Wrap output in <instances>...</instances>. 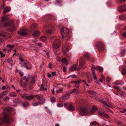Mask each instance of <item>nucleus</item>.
Returning a JSON list of instances; mask_svg holds the SVG:
<instances>
[{
  "instance_id": "obj_1",
  "label": "nucleus",
  "mask_w": 126,
  "mask_h": 126,
  "mask_svg": "<svg viewBox=\"0 0 126 126\" xmlns=\"http://www.w3.org/2000/svg\"><path fill=\"white\" fill-rule=\"evenodd\" d=\"M85 102L84 100H81L79 101L78 105L80 109V114L81 115H86L88 113L87 108L84 105Z\"/></svg>"
},
{
  "instance_id": "obj_2",
  "label": "nucleus",
  "mask_w": 126,
  "mask_h": 126,
  "mask_svg": "<svg viewBox=\"0 0 126 126\" xmlns=\"http://www.w3.org/2000/svg\"><path fill=\"white\" fill-rule=\"evenodd\" d=\"M43 31H46L47 33L51 34L54 33L55 29L52 25H45L43 27Z\"/></svg>"
},
{
  "instance_id": "obj_3",
  "label": "nucleus",
  "mask_w": 126,
  "mask_h": 126,
  "mask_svg": "<svg viewBox=\"0 0 126 126\" xmlns=\"http://www.w3.org/2000/svg\"><path fill=\"white\" fill-rule=\"evenodd\" d=\"M69 32V30L66 27L62 28L61 30V32L63 37L67 36Z\"/></svg>"
},
{
  "instance_id": "obj_4",
  "label": "nucleus",
  "mask_w": 126,
  "mask_h": 126,
  "mask_svg": "<svg viewBox=\"0 0 126 126\" xmlns=\"http://www.w3.org/2000/svg\"><path fill=\"white\" fill-rule=\"evenodd\" d=\"M60 42L59 40H56L54 42L53 45V48L55 49L59 48L60 47Z\"/></svg>"
},
{
  "instance_id": "obj_5",
  "label": "nucleus",
  "mask_w": 126,
  "mask_h": 126,
  "mask_svg": "<svg viewBox=\"0 0 126 126\" xmlns=\"http://www.w3.org/2000/svg\"><path fill=\"white\" fill-rule=\"evenodd\" d=\"M3 118L2 120L4 122H8L9 121V114L5 112L3 114Z\"/></svg>"
},
{
  "instance_id": "obj_6",
  "label": "nucleus",
  "mask_w": 126,
  "mask_h": 126,
  "mask_svg": "<svg viewBox=\"0 0 126 126\" xmlns=\"http://www.w3.org/2000/svg\"><path fill=\"white\" fill-rule=\"evenodd\" d=\"M29 79H30V80H31L32 81L31 82V83H33L35 82V77L34 76H28V78H27L26 79V82H28L29 81Z\"/></svg>"
},
{
  "instance_id": "obj_7",
  "label": "nucleus",
  "mask_w": 126,
  "mask_h": 126,
  "mask_svg": "<svg viewBox=\"0 0 126 126\" xmlns=\"http://www.w3.org/2000/svg\"><path fill=\"white\" fill-rule=\"evenodd\" d=\"M18 33L20 35L23 36L27 34L26 31L25 29L20 30L18 32Z\"/></svg>"
},
{
  "instance_id": "obj_8",
  "label": "nucleus",
  "mask_w": 126,
  "mask_h": 126,
  "mask_svg": "<svg viewBox=\"0 0 126 126\" xmlns=\"http://www.w3.org/2000/svg\"><path fill=\"white\" fill-rule=\"evenodd\" d=\"M22 97L26 99L29 100H32L34 97V95H24Z\"/></svg>"
},
{
  "instance_id": "obj_9",
  "label": "nucleus",
  "mask_w": 126,
  "mask_h": 126,
  "mask_svg": "<svg viewBox=\"0 0 126 126\" xmlns=\"http://www.w3.org/2000/svg\"><path fill=\"white\" fill-rule=\"evenodd\" d=\"M82 81V80H79L75 81H73V83L75 85V87L77 88H79V85L80 83L81 82V81Z\"/></svg>"
},
{
  "instance_id": "obj_10",
  "label": "nucleus",
  "mask_w": 126,
  "mask_h": 126,
  "mask_svg": "<svg viewBox=\"0 0 126 126\" xmlns=\"http://www.w3.org/2000/svg\"><path fill=\"white\" fill-rule=\"evenodd\" d=\"M9 23L10 24V26H11V28L12 29L13 31H15L16 29V28L15 25H13V21L12 20H11L9 21Z\"/></svg>"
},
{
  "instance_id": "obj_11",
  "label": "nucleus",
  "mask_w": 126,
  "mask_h": 126,
  "mask_svg": "<svg viewBox=\"0 0 126 126\" xmlns=\"http://www.w3.org/2000/svg\"><path fill=\"white\" fill-rule=\"evenodd\" d=\"M119 11L120 12L125 11H126V5H124L119 8Z\"/></svg>"
},
{
  "instance_id": "obj_12",
  "label": "nucleus",
  "mask_w": 126,
  "mask_h": 126,
  "mask_svg": "<svg viewBox=\"0 0 126 126\" xmlns=\"http://www.w3.org/2000/svg\"><path fill=\"white\" fill-rule=\"evenodd\" d=\"M40 32L39 31H35L32 34V36L34 37H37L39 35Z\"/></svg>"
},
{
  "instance_id": "obj_13",
  "label": "nucleus",
  "mask_w": 126,
  "mask_h": 126,
  "mask_svg": "<svg viewBox=\"0 0 126 126\" xmlns=\"http://www.w3.org/2000/svg\"><path fill=\"white\" fill-rule=\"evenodd\" d=\"M98 48L100 50H101L103 48V45L101 42H99L98 44Z\"/></svg>"
},
{
  "instance_id": "obj_14",
  "label": "nucleus",
  "mask_w": 126,
  "mask_h": 126,
  "mask_svg": "<svg viewBox=\"0 0 126 126\" xmlns=\"http://www.w3.org/2000/svg\"><path fill=\"white\" fill-rule=\"evenodd\" d=\"M8 92L6 91H5L2 92L0 94V98H2L3 96L8 94Z\"/></svg>"
},
{
  "instance_id": "obj_15",
  "label": "nucleus",
  "mask_w": 126,
  "mask_h": 126,
  "mask_svg": "<svg viewBox=\"0 0 126 126\" xmlns=\"http://www.w3.org/2000/svg\"><path fill=\"white\" fill-rule=\"evenodd\" d=\"M37 24H36L34 23L30 27V29L31 31H32L34 29H36L37 27Z\"/></svg>"
},
{
  "instance_id": "obj_16",
  "label": "nucleus",
  "mask_w": 126,
  "mask_h": 126,
  "mask_svg": "<svg viewBox=\"0 0 126 126\" xmlns=\"http://www.w3.org/2000/svg\"><path fill=\"white\" fill-rule=\"evenodd\" d=\"M50 17H51L50 16V15H48L47 16H45L43 18V20L44 21H47V20L48 19V20L51 19L50 18Z\"/></svg>"
},
{
  "instance_id": "obj_17",
  "label": "nucleus",
  "mask_w": 126,
  "mask_h": 126,
  "mask_svg": "<svg viewBox=\"0 0 126 126\" xmlns=\"http://www.w3.org/2000/svg\"><path fill=\"white\" fill-rule=\"evenodd\" d=\"M97 110V108L96 107L94 106L92 108L91 112L89 113V114L91 115L93 113Z\"/></svg>"
},
{
  "instance_id": "obj_18",
  "label": "nucleus",
  "mask_w": 126,
  "mask_h": 126,
  "mask_svg": "<svg viewBox=\"0 0 126 126\" xmlns=\"http://www.w3.org/2000/svg\"><path fill=\"white\" fill-rule=\"evenodd\" d=\"M7 62L11 66L13 65V61L11 58H8L7 60Z\"/></svg>"
},
{
  "instance_id": "obj_19",
  "label": "nucleus",
  "mask_w": 126,
  "mask_h": 126,
  "mask_svg": "<svg viewBox=\"0 0 126 126\" xmlns=\"http://www.w3.org/2000/svg\"><path fill=\"white\" fill-rule=\"evenodd\" d=\"M61 61L62 62L63 64L67 65L68 64V63L66 59L65 58H63L61 60Z\"/></svg>"
},
{
  "instance_id": "obj_20",
  "label": "nucleus",
  "mask_w": 126,
  "mask_h": 126,
  "mask_svg": "<svg viewBox=\"0 0 126 126\" xmlns=\"http://www.w3.org/2000/svg\"><path fill=\"white\" fill-rule=\"evenodd\" d=\"M113 84L117 85H122L123 84V82L121 80H117L113 83Z\"/></svg>"
},
{
  "instance_id": "obj_21",
  "label": "nucleus",
  "mask_w": 126,
  "mask_h": 126,
  "mask_svg": "<svg viewBox=\"0 0 126 126\" xmlns=\"http://www.w3.org/2000/svg\"><path fill=\"white\" fill-rule=\"evenodd\" d=\"M69 47L68 45H66L65 46L63 47V50L64 52L67 51L69 49Z\"/></svg>"
},
{
  "instance_id": "obj_22",
  "label": "nucleus",
  "mask_w": 126,
  "mask_h": 126,
  "mask_svg": "<svg viewBox=\"0 0 126 126\" xmlns=\"http://www.w3.org/2000/svg\"><path fill=\"white\" fill-rule=\"evenodd\" d=\"M40 40L41 41L45 42L47 40V38L46 37L43 36L41 37L40 38Z\"/></svg>"
},
{
  "instance_id": "obj_23",
  "label": "nucleus",
  "mask_w": 126,
  "mask_h": 126,
  "mask_svg": "<svg viewBox=\"0 0 126 126\" xmlns=\"http://www.w3.org/2000/svg\"><path fill=\"white\" fill-rule=\"evenodd\" d=\"M89 93L92 95V96H94L97 93L96 92L92 91H90L88 92Z\"/></svg>"
},
{
  "instance_id": "obj_24",
  "label": "nucleus",
  "mask_w": 126,
  "mask_h": 126,
  "mask_svg": "<svg viewBox=\"0 0 126 126\" xmlns=\"http://www.w3.org/2000/svg\"><path fill=\"white\" fill-rule=\"evenodd\" d=\"M10 8L8 7H7L4 9L3 13L4 14L10 11Z\"/></svg>"
},
{
  "instance_id": "obj_25",
  "label": "nucleus",
  "mask_w": 126,
  "mask_h": 126,
  "mask_svg": "<svg viewBox=\"0 0 126 126\" xmlns=\"http://www.w3.org/2000/svg\"><path fill=\"white\" fill-rule=\"evenodd\" d=\"M79 93V91L76 89L75 88L73 89L70 92V93L72 94L73 93H74L76 94H78Z\"/></svg>"
},
{
  "instance_id": "obj_26",
  "label": "nucleus",
  "mask_w": 126,
  "mask_h": 126,
  "mask_svg": "<svg viewBox=\"0 0 126 126\" xmlns=\"http://www.w3.org/2000/svg\"><path fill=\"white\" fill-rule=\"evenodd\" d=\"M76 70H79V69L77 68H76L75 67V66H73L71 67L70 69V70L71 71H73Z\"/></svg>"
},
{
  "instance_id": "obj_27",
  "label": "nucleus",
  "mask_w": 126,
  "mask_h": 126,
  "mask_svg": "<svg viewBox=\"0 0 126 126\" xmlns=\"http://www.w3.org/2000/svg\"><path fill=\"white\" fill-rule=\"evenodd\" d=\"M9 95L11 97H14L16 96V94L15 93L12 92L10 93Z\"/></svg>"
},
{
  "instance_id": "obj_28",
  "label": "nucleus",
  "mask_w": 126,
  "mask_h": 126,
  "mask_svg": "<svg viewBox=\"0 0 126 126\" xmlns=\"http://www.w3.org/2000/svg\"><path fill=\"white\" fill-rule=\"evenodd\" d=\"M38 103L39 104H43L45 102V100L44 99H42L39 100L38 101Z\"/></svg>"
},
{
  "instance_id": "obj_29",
  "label": "nucleus",
  "mask_w": 126,
  "mask_h": 126,
  "mask_svg": "<svg viewBox=\"0 0 126 126\" xmlns=\"http://www.w3.org/2000/svg\"><path fill=\"white\" fill-rule=\"evenodd\" d=\"M68 109L70 111H73L75 110L74 108L71 105H70L69 106Z\"/></svg>"
},
{
  "instance_id": "obj_30",
  "label": "nucleus",
  "mask_w": 126,
  "mask_h": 126,
  "mask_svg": "<svg viewBox=\"0 0 126 126\" xmlns=\"http://www.w3.org/2000/svg\"><path fill=\"white\" fill-rule=\"evenodd\" d=\"M13 102L16 103H18L21 102L20 100L18 98L14 99L13 100Z\"/></svg>"
},
{
  "instance_id": "obj_31",
  "label": "nucleus",
  "mask_w": 126,
  "mask_h": 126,
  "mask_svg": "<svg viewBox=\"0 0 126 126\" xmlns=\"http://www.w3.org/2000/svg\"><path fill=\"white\" fill-rule=\"evenodd\" d=\"M90 124L91 126H93V125H98L99 126H100V124H98L97 122L96 121H95L91 122L90 123Z\"/></svg>"
},
{
  "instance_id": "obj_32",
  "label": "nucleus",
  "mask_w": 126,
  "mask_h": 126,
  "mask_svg": "<svg viewBox=\"0 0 126 126\" xmlns=\"http://www.w3.org/2000/svg\"><path fill=\"white\" fill-rule=\"evenodd\" d=\"M96 70L99 71L100 72H102L103 71V68L100 67H96Z\"/></svg>"
},
{
  "instance_id": "obj_33",
  "label": "nucleus",
  "mask_w": 126,
  "mask_h": 126,
  "mask_svg": "<svg viewBox=\"0 0 126 126\" xmlns=\"http://www.w3.org/2000/svg\"><path fill=\"white\" fill-rule=\"evenodd\" d=\"M40 89L41 91H47V88H44V85L42 84H41V87L40 88Z\"/></svg>"
},
{
  "instance_id": "obj_34",
  "label": "nucleus",
  "mask_w": 126,
  "mask_h": 126,
  "mask_svg": "<svg viewBox=\"0 0 126 126\" xmlns=\"http://www.w3.org/2000/svg\"><path fill=\"white\" fill-rule=\"evenodd\" d=\"M43 96L42 95H34V97H36L38 99L43 97Z\"/></svg>"
},
{
  "instance_id": "obj_35",
  "label": "nucleus",
  "mask_w": 126,
  "mask_h": 126,
  "mask_svg": "<svg viewBox=\"0 0 126 126\" xmlns=\"http://www.w3.org/2000/svg\"><path fill=\"white\" fill-rule=\"evenodd\" d=\"M22 105L24 107H26L29 106V103L28 102H25L23 103Z\"/></svg>"
},
{
  "instance_id": "obj_36",
  "label": "nucleus",
  "mask_w": 126,
  "mask_h": 126,
  "mask_svg": "<svg viewBox=\"0 0 126 126\" xmlns=\"http://www.w3.org/2000/svg\"><path fill=\"white\" fill-rule=\"evenodd\" d=\"M96 67H95L94 65H93L91 67V70L92 72V73L93 72L95 73L94 71L96 70Z\"/></svg>"
},
{
  "instance_id": "obj_37",
  "label": "nucleus",
  "mask_w": 126,
  "mask_h": 126,
  "mask_svg": "<svg viewBox=\"0 0 126 126\" xmlns=\"http://www.w3.org/2000/svg\"><path fill=\"white\" fill-rule=\"evenodd\" d=\"M121 72L122 74L123 75L126 74V68H123Z\"/></svg>"
},
{
  "instance_id": "obj_38",
  "label": "nucleus",
  "mask_w": 126,
  "mask_h": 126,
  "mask_svg": "<svg viewBox=\"0 0 126 126\" xmlns=\"http://www.w3.org/2000/svg\"><path fill=\"white\" fill-rule=\"evenodd\" d=\"M84 56L87 60H89V55L88 53H85L84 55Z\"/></svg>"
},
{
  "instance_id": "obj_39",
  "label": "nucleus",
  "mask_w": 126,
  "mask_h": 126,
  "mask_svg": "<svg viewBox=\"0 0 126 126\" xmlns=\"http://www.w3.org/2000/svg\"><path fill=\"white\" fill-rule=\"evenodd\" d=\"M14 47V46L11 45H8L7 46V47L9 48L10 50H12Z\"/></svg>"
},
{
  "instance_id": "obj_40",
  "label": "nucleus",
  "mask_w": 126,
  "mask_h": 126,
  "mask_svg": "<svg viewBox=\"0 0 126 126\" xmlns=\"http://www.w3.org/2000/svg\"><path fill=\"white\" fill-rule=\"evenodd\" d=\"M8 19L7 17L3 16L2 17V21H6Z\"/></svg>"
},
{
  "instance_id": "obj_41",
  "label": "nucleus",
  "mask_w": 126,
  "mask_h": 126,
  "mask_svg": "<svg viewBox=\"0 0 126 126\" xmlns=\"http://www.w3.org/2000/svg\"><path fill=\"white\" fill-rule=\"evenodd\" d=\"M70 96V94L69 93H67L65 94L64 96V97L66 99H69Z\"/></svg>"
},
{
  "instance_id": "obj_42",
  "label": "nucleus",
  "mask_w": 126,
  "mask_h": 126,
  "mask_svg": "<svg viewBox=\"0 0 126 126\" xmlns=\"http://www.w3.org/2000/svg\"><path fill=\"white\" fill-rule=\"evenodd\" d=\"M104 113L101 111H99L98 112V114L99 115L103 116Z\"/></svg>"
},
{
  "instance_id": "obj_43",
  "label": "nucleus",
  "mask_w": 126,
  "mask_h": 126,
  "mask_svg": "<svg viewBox=\"0 0 126 126\" xmlns=\"http://www.w3.org/2000/svg\"><path fill=\"white\" fill-rule=\"evenodd\" d=\"M84 64V63H80L79 66V68L78 69H79H79L82 67V66Z\"/></svg>"
},
{
  "instance_id": "obj_44",
  "label": "nucleus",
  "mask_w": 126,
  "mask_h": 126,
  "mask_svg": "<svg viewBox=\"0 0 126 126\" xmlns=\"http://www.w3.org/2000/svg\"><path fill=\"white\" fill-rule=\"evenodd\" d=\"M51 101L53 103H54L55 101V99L54 97H52L50 98Z\"/></svg>"
},
{
  "instance_id": "obj_45",
  "label": "nucleus",
  "mask_w": 126,
  "mask_h": 126,
  "mask_svg": "<svg viewBox=\"0 0 126 126\" xmlns=\"http://www.w3.org/2000/svg\"><path fill=\"white\" fill-rule=\"evenodd\" d=\"M3 100L5 101H8L9 100V98L8 96H6L3 98Z\"/></svg>"
},
{
  "instance_id": "obj_46",
  "label": "nucleus",
  "mask_w": 126,
  "mask_h": 126,
  "mask_svg": "<svg viewBox=\"0 0 126 126\" xmlns=\"http://www.w3.org/2000/svg\"><path fill=\"white\" fill-rule=\"evenodd\" d=\"M103 117L107 119L108 118H109V115L105 113Z\"/></svg>"
},
{
  "instance_id": "obj_47",
  "label": "nucleus",
  "mask_w": 126,
  "mask_h": 126,
  "mask_svg": "<svg viewBox=\"0 0 126 126\" xmlns=\"http://www.w3.org/2000/svg\"><path fill=\"white\" fill-rule=\"evenodd\" d=\"M4 26L5 27H8L10 26V24L9 22L5 24L4 25Z\"/></svg>"
},
{
  "instance_id": "obj_48",
  "label": "nucleus",
  "mask_w": 126,
  "mask_h": 126,
  "mask_svg": "<svg viewBox=\"0 0 126 126\" xmlns=\"http://www.w3.org/2000/svg\"><path fill=\"white\" fill-rule=\"evenodd\" d=\"M63 106V104L61 103H58L57 104V106L59 107H62Z\"/></svg>"
},
{
  "instance_id": "obj_49",
  "label": "nucleus",
  "mask_w": 126,
  "mask_h": 126,
  "mask_svg": "<svg viewBox=\"0 0 126 126\" xmlns=\"http://www.w3.org/2000/svg\"><path fill=\"white\" fill-rule=\"evenodd\" d=\"M38 102V103L36 102L35 103H33L32 104V105L33 106H38L39 104Z\"/></svg>"
},
{
  "instance_id": "obj_50",
  "label": "nucleus",
  "mask_w": 126,
  "mask_h": 126,
  "mask_svg": "<svg viewBox=\"0 0 126 126\" xmlns=\"http://www.w3.org/2000/svg\"><path fill=\"white\" fill-rule=\"evenodd\" d=\"M63 89H60L59 90H56V92L57 93H59L60 92H62L63 91Z\"/></svg>"
},
{
  "instance_id": "obj_51",
  "label": "nucleus",
  "mask_w": 126,
  "mask_h": 126,
  "mask_svg": "<svg viewBox=\"0 0 126 126\" xmlns=\"http://www.w3.org/2000/svg\"><path fill=\"white\" fill-rule=\"evenodd\" d=\"M93 75L94 77V78L95 80H96L97 79V78L96 76V74L95 73L93 72Z\"/></svg>"
},
{
  "instance_id": "obj_52",
  "label": "nucleus",
  "mask_w": 126,
  "mask_h": 126,
  "mask_svg": "<svg viewBox=\"0 0 126 126\" xmlns=\"http://www.w3.org/2000/svg\"><path fill=\"white\" fill-rule=\"evenodd\" d=\"M19 60H20V61L22 62L21 64H22L24 63H25L24 62V60L23 59L21 58L19 59Z\"/></svg>"
},
{
  "instance_id": "obj_53",
  "label": "nucleus",
  "mask_w": 126,
  "mask_h": 126,
  "mask_svg": "<svg viewBox=\"0 0 126 126\" xmlns=\"http://www.w3.org/2000/svg\"><path fill=\"white\" fill-rule=\"evenodd\" d=\"M20 85L23 87H24L26 85V84L25 83H22L21 82L20 84Z\"/></svg>"
},
{
  "instance_id": "obj_54",
  "label": "nucleus",
  "mask_w": 126,
  "mask_h": 126,
  "mask_svg": "<svg viewBox=\"0 0 126 126\" xmlns=\"http://www.w3.org/2000/svg\"><path fill=\"white\" fill-rule=\"evenodd\" d=\"M103 103L104 105H105V106L108 107H109L110 106L107 103H106V102H103Z\"/></svg>"
},
{
  "instance_id": "obj_55",
  "label": "nucleus",
  "mask_w": 126,
  "mask_h": 126,
  "mask_svg": "<svg viewBox=\"0 0 126 126\" xmlns=\"http://www.w3.org/2000/svg\"><path fill=\"white\" fill-rule=\"evenodd\" d=\"M122 36L124 37L126 36V32H123L122 33Z\"/></svg>"
},
{
  "instance_id": "obj_56",
  "label": "nucleus",
  "mask_w": 126,
  "mask_h": 126,
  "mask_svg": "<svg viewBox=\"0 0 126 126\" xmlns=\"http://www.w3.org/2000/svg\"><path fill=\"white\" fill-rule=\"evenodd\" d=\"M70 77H72V78H76L77 77V76L75 75H70V76H69L68 77V78H70Z\"/></svg>"
},
{
  "instance_id": "obj_57",
  "label": "nucleus",
  "mask_w": 126,
  "mask_h": 126,
  "mask_svg": "<svg viewBox=\"0 0 126 126\" xmlns=\"http://www.w3.org/2000/svg\"><path fill=\"white\" fill-rule=\"evenodd\" d=\"M6 35L5 34L0 33V37H4Z\"/></svg>"
},
{
  "instance_id": "obj_58",
  "label": "nucleus",
  "mask_w": 126,
  "mask_h": 126,
  "mask_svg": "<svg viewBox=\"0 0 126 126\" xmlns=\"http://www.w3.org/2000/svg\"><path fill=\"white\" fill-rule=\"evenodd\" d=\"M110 78L108 77L106 78V81H108V82H110Z\"/></svg>"
},
{
  "instance_id": "obj_59",
  "label": "nucleus",
  "mask_w": 126,
  "mask_h": 126,
  "mask_svg": "<svg viewBox=\"0 0 126 126\" xmlns=\"http://www.w3.org/2000/svg\"><path fill=\"white\" fill-rule=\"evenodd\" d=\"M107 110L108 112H110L112 113H113V111L110 109H107L106 110Z\"/></svg>"
},
{
  "instance_id": "obj_60",
  "label": "nucleus",
  "mask_w": 126,
  "mask_h": 126,
  "mask_svg": "<svg viewBox=\"0 0 126 126\" xmlns=\"http://www.w3.org/2000/svg\"><path fill=\"white\" fill-rule=\"evenodd\" d=\"M22 64H23L24 65H26V66H28V65L29 64V63L28 62H27L26 63L25 62L24 63Z\"/></svg>"
},
{
  "instance_id": "obj_61",
  "label": "nucleus",
  "mask_w": 126,
  "mask_h": 126,
  "mask_svg": "<svg viewBox=\"0 0 126 126\" xmlns=\"http://www.w3.org/2000/svg\"><path fill=\"white\" fill-rule=\"evenodd\" d=\"M124 95V92H123L122 93L121 92L120 94L121 96H123Z\"/></svg>"
},
{
  "instance_id": "obj_62",
  "label": "nucleus",
  "mask_w": 126,
  "mask_h": 126,
  "mask_svg": "<svg viewBox=\"0 0 126 126\" xmlns=\"http://www.w3.org/2000/svg\"><path fill=\"white\" fill-rule=\"evenodd\" d=\"M125 0H119V2L120 3H122L124 2Z\"/></svg>"
},
{
  "instance_id": "obj_63",
  "label": "nucleus",
  "mask_w": 126,
  "mask_h": 126,
  "mask_svg": "<svg viewBox=\"0 0 126 126\" xmlns=\"http://www.w3.org/2000/svg\"><path fill=\"white\" fill-rule=\"evenodd\" d=\"M51 74L53 76H54L56 75V73L54 72H51Z\"/></svg>"
},
{
  "instance_id": "obj_64",
  "label": "nucleus",
  "mask_w": 126,
  "mask_h": 126,
  "mask_svg": "<svg viewBox=\"0 0 126 126\" xmlns=\"http://www.w3.org/2000/svg\"><path fill=\"white\" fill-rule=\"evenodd\" d=\"M66 67H63V71L65 72L66 71Z\"/></svg>"
}]
</instances>
